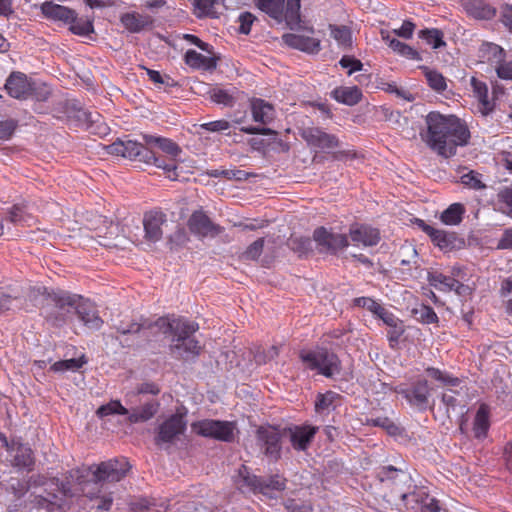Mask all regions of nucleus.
<instances>
[{"instance_id": "f257e3e1", "label": "nucleus", "mask_w": 512, "mask_h": 512, "mask_svg": "<svg viewBox=\"0 0 512 512\" xmlns=\"http://www.w3.org/2000/svg\"><path fill=\"white\" fill-rule=\"evenodd\" d=\"M425 123L427 129L421 134L426 145L444 158H450L457 152V147L465 146L470 139L467 125L454 115L430 112Z\"/></svg>"}, {"instance_id": "f03ea898", "label": "nucleus", "mask_w": 512, "mask_h": 512, "mask_svg": "<svg viewBox=\"0 0 512 512\" xmlns=\"http://www.w3.org/2000/svg\"><path fill=\"white\" fill-rule=\"evenodd\" d=\"M129 468V463L125 459H110L98 465L77 469L72 477L81 486L82 493L92 499L100 490L98 488L90 490L91 483L98 485L103 482H119L126 476Z\"/></svg>"}, {"instance_id": "7ed1b4c3", "label": "nucleus", "mask_w": 512, "mask_h": 512, "mask_svg": "<svg viewBox=\"0 0 512 512\" xmlns=\"http://www.w3.org/2000/svg\"><path fill=\"white\" fill-rule=\"evenodd\" d=\"M52 301L59 312V317L54 318L56 325L64 322L66 315L70 314L72 309L76 310L80 320L89 329L98 330L103 325V320L99 317L94 304L89 300H83L77 295H70L66 292H57L53 294Z\"/></svg>"}, {"instance_id": "20e7f679", "label": "nucleus", "mask_w": 512, "mask_h": 512, "mask_svg": "<svg viewBox=\"0 0 512 512\" xmlns=\"http://www.w3.org/2000/svg\"><path fill=\"white\" fill-rule=\"evenodd\" d=\"M143 140L146 145L157 146L165 156L157 155L150 149V165H153L166 174L170 180H177L179 164L182 162L181 147L173 140L165 137L144 134Z\"/></svg>"}, {"instance_id": "39448f33", "label": "nucleus", "mask_w": 512, "mask_h": 512, "mask_svg": "<svg viewBox=\"0 0 512 512\" xmlns=\"http://www.w3.org/2000/svg\"><path fill=\"white\" fill-rule=\"evenodd\" d=\"M234 482L242 492H259L267 499H277L285 489V479L276 475L268 480L260 481L250 474L248 468L242 465L234 476Z\"/></svg>"}, {"instance_id": "423d86ee", "label": "nucleus", "mask_w": 512, "mask_h": 512, "mask_svg": "<svg viewBox=\"0 0 512 512\" xmlns=\"http://www.w3.org/2000/svg\"><path fill=\"white\" fill-rule=\"evenodd\" d=\"M257 6L277 22L285 21L290 29L300 24V0H258Z\"/></svg>"}, {"instance_id": "0eeeda50", "label": "nucleus", "mask_w": 512, "mask_h": 512, "mask_svg": "<svg viewBox=\"0 0 512 512\" xmlns=\"http://www.w3.org/2000/svg\"><path fill=\"white\" fill-rule=\"evenodd\" d=\"M300 359L306 369L325 377H333L340 371L338 357L325 349L303 350L300 352Z\"/></svg>"}, {"instance_id": "6e6552de", "label": "nucleus", "mask_w": 512, "mask_h": 512, "mask_svg": "<svg viewBox=\"0 0 512 512\" xmlns=\"http://www.w3.org/2000/svg\"><path fill=\"white\" fill-rule=\"evenodd\" d=\"M192 429L201 436L231 442L235 436L236 425L231 421L205 419L194 423Z\"/></svg>"}, {"instance_id": "1a4fd4ad", "label": "nucleus", "mask_w": 512, "mask_h": 512, "mask_svg": "<svg viewBox=\"0 0 512 512\" xmlns=\"http://www.w3.org/2000/svg\"><path fill=\"white\" fill-rule=\"evenodd\" d=\"M106 150L108 154L150 165V149L137 141L131 139L117 140L106 146Z\"/></svg>"}, {"instance_id": "9d476101", "label": "nucleus", "mask_w": 512, "mask_h": 512, "mask_svg": "<svg viewBox=\"0 0 512 512\" xmlns=\"http://www.w3.org/2000/svg\"><path fill=\"white\" fill-rule=\"evenodd\" d=\"M313 239L317 244V249L322 253L335 254L349 245L346 235L334 233L324 227H319L314 231Z\"/></svg>"}, {"instance_id": "9b49d317", "label": "nucleus", "mask_w": 512, "mask_h": 512, "mask_svg": "<svg viewBox=\"0 0 512 512\" xmlns=\"http://www.w3.org/2000/svg\"><path fill=\"white\" fill-rule=\"evenodd\" d=\"M186 429V421L182 414H174L161 423L157 429L155 443L158 446L170 444L176 440Z\"/></svg>"}, {"instance_id": "f8f14e48", "label": "nucleus", "mask_w": 512, "mask_h": 512, "mask_svg": "<svg viewBox=\"0 0 512 512\" xmlns=\"http://www.w3.org/2000/svg\"><path fill=\"white\" fill-rule=\"evenodd\" d=\"M281 434L279 430L272 426H261L257 430V440L264 453L274 459L280 457Z\"/></svg>"}, {"instance_id": "ddd939ff", "label": "nucleus", "mask_w": 512, "mask_h": 512, "mask_svg": "<svg viewBox=\"0 0 512 512\" xmlns=\"http://www.w3.org/2000/svg\"><path fill=\"white\" fill-rule=\"evenodd\" d=\"M195 332L179 331L175 337L172 338L170 345L171 353L178 358H189L195 356L200 351L198 341H196L192 335Z\"/></svg>"}, {"instance_id": "4468645a", "label": "nucleus", "mask_w": 512, "mask_h": 512, "mask_svg": "<svg viewBox=\"0 0 512 512\" xmlns=\"http://www.w3.org/2000/svg\"><path fill=\"white\" fill-rule=\"evenodd\" d=\"M188 228L191 233L199 236H216L221 232V228L215 225L209 217L202 211H195L188 220Z\"/></svg>"}, {"instance_id": "2eb2a0df", "label": "nucleus", "mask_w": 512, "mask_h": 512, "mask_svg": "<svg viewBox=\"0 0 512 512\" xmlns=\"http://www.w3.org/2000/svg\"><path fill=\"white\" fill-rule=\"evenodd\" d=\"M153 326L162 334H170L173 337H175L179 331H182L183 333L185 331L196 332L199 328L198 324L195 322H190L181 318L170 319L168 317H160L155 321Z\"/></svg>"}, {"instance_id": "dca6fc26", "label": "nucleus", "mask_w": 512, "mask_h": 512, "mask_svg": "<svg viewBox=\"0 0 512 512\" xmlns=\"http://www.w3.org/2000/svg\"><path fill=\"white\" fill-rule=\"evenodd\" d=\"M166 222V216L159 211H150L144 215L143 225L145 231V239L155 243L161 240L163 231L162 225Z\"/></svg>"}, {"instance_id": "f3484780", "label": "nucleus", "mask_w": 512, "mask_h": 512, "mask_svg": "<svg viewBox=\"0 0 512 512\" xmlns=\"http://www.w3.org/2000/svg\"><path fill=\"white\" fill-rule=\"evenodd\" d=\"M5 89L15 99H25L32 91L28 77L21 72H13L6 80Z\"/></svg>"}, {"instance_id": "a211bd4d", "label": "nucleus", "mask_w": 512, "mask_h": 512, "mask_svg": "<svg viewBox=\"0 0 512 512\" xmlns=\"http://www.w3.org/2000/svg\"><path fill=\"white\" fill-rule=\"evenodd\" d=\"M303 138L313 147L328 151L338 147V139L319 128H308L303 131Z\"/></svg>"}, {"instance_id": "6ab92c4d", "label": "nucleus", "mask_w": 512, "mask_h": 512, "mask_svg": "<svg viewBox=\"0 0 512 512\" xmlns=\"http://www.w3.org/2000/svg\"><path fill=\"white\" fill-rule=\"evenodd\" d=\"M283 41L289 47L309 54H317L321 50L320 39L305 34H285L283 36Z\"/></svg>"}, {"instance_id": "aec40b11", "label": "nucleus", "mask_w": 512, "mask_h": 512, "mask_svg": "<svg viewBox=\"0 0 512 512\" xmlns=\"http://www.w3.org/2000/svg\"><path fill=\"white\" fill-rule=\"evenodd\" d=\"M349 235L356 246H374L380 241L379 231L368 225H353Z\"/></svg>"}, {"instance_id": "412c9836", "label": "nucleus", "mask_w": 512, "mask_h": 512, "mask_svg": "<svg viewBox=\"0 0 512 512\" xmlns=\"http://www.w3.org/2000/svg\"><path fill=\"white\" fill-rule=\"evenodd\" d=\"M418 225L441 250L447 251L455 247L457 238L454 233H450L442 229H436L426 224L423 220H418Z\"/></svg>"}, {"instance_id": "4be33fe9", "label": "nucleus", "mask_w": 512, "mask_h": 512, "mask_svg": "<svg viewBox=\"0 0 512 512\" xmlns=\"http://www.w3.org/2000/svg\"><path fill=\"white\" fill-rule=\"evenodd\" d=\"M318 428L311 425H300L289 428L290 441L297 450H305L316 434Z\"/></svg>"}, {"instance_id": "5701e85b", "label": "nucleus", "mask_w": 512, "mask_h": 512, "mask_svg": "<svg viewBox=\"0 0 512 512\" xmlns=\"http://www.w3.org/2000/svg\"><path fill=\"white\" fill-rule=\"evenodd\" d=\"M251 114L256 123L270 124L276 117V111L272 104L263 99H253L250 104Z\"/></svg>"}, {"instance_id": "b1692460", "label": "nucleus", "mask_w": 512, "mask_h": 512, "mask_svg": "<svg viewBox=\"0 0 512 512\" xmlns=\"http://www.w3.org/2000/svg\"><path fill=\"white\" fill-rule=\"evenodd\" d=\"M41 11L43 15L51 20L63 21L65 23L74 19V11L68 7L56 4L52 1H45L41 4Z\"/></svg>"}, {"instance_id": "393cba45", "label": "nucleus", "mask_w": 512, "mask_h": 512, "mask_svg": "<svg viewBox=\"0 0 512 512\" xmlns=\"http://www.w3.org/2000/svg\"><path fill=\"white\" fill-rule=\"evenodd\" d=\"M332 97L339 103L354 106L362 99V92L357 86H341L331 92Z\"/></svg>"}, {"instance_id": "a878e982", "label": "nucleus", "mask_w": 512, "mask_h": 512, "mask_svg": "<svg viewBox=\"0 0 512 512\" xmlns=\"http://www.w3.org/2000/svg\"><path fill=\"white\" fill-rule=\"evenodd\" d=\"M158 409L159 403L157 401L147 402L141 407L133 409L131 412L128 411L127 421L130 424L146 422L157 413Z\"/></svg>"}, {"instance_id": "bb28decb", "label": "nucleus", "mask_w": 512, "mask_h": 512, "mask_svg": "<svg viewBox=\"0 0 512 512\" xmlns=\"http://www.w3.org/2000/svg\"><path fill=\"white\" fill-rule=\"evenodd\" d=\"M403 393L411 404L425 407L430 396V389L426 380H420L411 391H404Z\"/></svg>"}, {"instance_id": "cd10ccee", "label": "nucleus", "mask_w": 512, "mask_h": 512, "mask_svg": "<svg viewBox=\"0 0 512 512\" xmlns=\"http://www.w3.org/2000/svg\"><path fill=\"white\" fill-rule=\"evenodd\" d=\"M428 280L431 286L443 292H449L454 290L457 293H459V289L462 287V284L455 278L446 276L438 272L430 273L428 276Z\"/></svg>"}, {"instance_id": "c85d7f7f", "label": "nucleus", "mask_w": 512, "mask_h": 512, "mask_svg": "<svg viewBox=\"0 0 512 512\" xmlns=\"http://www.w3.org/2000/svg\"><path fill=\"white\" fill-rule=\"evenodd\" d=\"M489 416V407L486 404H481L475 414L473 421V433L476 438L482 439L486 437L490 427Z\"/></svg>"}, {"instance_id": "c756f323", "label": "nucleus", "mask_w": 512, "mask_h": 512, "mask_svg": "<svg viewBox=\"0 0 512 512\" xmlns=\"http://www.w3.org/2000/svg\"><path fill=\"white\" fill-rule=\"evenodd\" d=\"M381 37L387 43V45L399 55L412 60L419 59V53L416 50H414L409 45L399 41L398 39L391 37L388 31L382 30Z\"/></svg>"}, {"instance_id": "7c9ffc66", "label": "nucleus", "mask_w": 512, "mask_h": 512, "mask_svg": "<svg viewBox=\"0 0 512 512\" xmlns=\"http://www.w3.org/2000/svg\"><path fill=\"white\" fill-rule=\"evenodd\" d=\"M184 59L185 63L193 69L210 70L216 67V61L212 57L192 49L186 51Z\"/></svg>"}, {"instance_id": "2f4dec72", "label": "nucleus", "mask_w": 512, "mask_h": 512, "mask_svg": "<svg viewBox=\"0 0 512 512\" xmlns=\"http://www.w3.org/2000/svg\"><path fill=\"white\" fill-rule=\"evenodd\" d=\"M13 452L12 463L15 467L19 469H30L33 466L34 459L29 446L18 444L16 447H13Z\"/></svg>"}, {"instance_id": "473e14b6", "label": "nucleus", "mask_w": 512, "mask_h": 512, "mask_svg": "<svg viewBox=\"0 0 512 512\" xmlns=\"http://www.w3.org/2000/svg\"><path fill=\"white\" fill-rule=\"evenodd\" d=\"M465 212L463 204L453 203L441 213L440 220L445 225L455 226L462 222Z\"/></svg>"}, {"instance_id": "72a5a7b5", "label": "nucleus", "mask_w": 512, "mask_h": 512, "mask_svg": "<svg viewBox=\"0 0 512 512\" xmlns=\"http://www.w3.org/2000/svg\"><path fill=\"white\" fill-rule=\"evenodd\" d=\"M483 57L494 66V68L505 59V51L494 43H484L481 47Z\"/></svg>"}, {"instance_id": "f704fd0d", "label": "nucleus", "mask_w": 512, "mask_h": 512, "mask_svg": "<svg viewBox=\"0 0 512 512\" xmlns=\"http://www.w3.org/2000/svg\"><path fill=\"white\" fill-rule=\"evenodd\" d=\"M339 395L332 391H327L323 394H318L315 401V410L317 413H325L333 410L336 407V402Z\"/></svg>"}, {"instance_id": "c9c22d12", "label": "nucleus", "mask_w": 512, "mask_h": 512, "mask_svg": "<svg viewBox=\"0 0 512 512\" xmlns=\"http://www.w3.org/2000/svg\"><path fill=\"white\" fill-rule=\"evenodd\" d=\"M121 23L130 32H139L148 23L147 19L138 13H125L121 16Z\"/></svg>"}, {"instance_id": "e433bc0d", "label": "nucleus", "mask_w": 512, "mask_h": 512, "mask_svg": "<svg viewBox=\"0 0 512 512\" xmlns=\"http://www.w3.org/2000/svg\"><path fill=\"white\" fill-rule=\"evenodd\" d=\"M220 0H194L195 13L198 17L215 16Z\"/></svg>"}, {"instance_id": "4c0bfd02", "label": "nucleus", "mask_w": 512, "mask_h": 512, "mask_svg": "<svg viewBox=\"0 0 512 512\" xmlns=\"http://www.w3.org/2000/svg\"><path fill=\"white\" fill-rule=\"evenodd\" d=\"M331 37L335 39L339 46L347 48L352 44V35L346 26L330 25Z\"/></svg>"}, {"instance_id": "58836bf2", "label": "nucleus", "mask_w": 512, "mask_h": 512, "mask_svg": "<svg viewBox=\"0 0 512 512\" xmlns=\"http://www.w3.org/2000/svg\"><path fill=\"white\" fill-rule=\"evenodd\" d=\"M96 414L100 418L110 415H127L128 409L125 408L120 401L112 400L109 403L100 406L97 409Z\"/></svg>"}, {"instance_id": "ea45409f", "label": "nucleus", "mask_w": 512, "mask_h": 512, "mask_svg": "<svg viewBox=\"0 0 512 512\" xmlns=\"http://www.w3.org/2000/svg\"><path fill=\"white\" fill-rule=\"evenodd\" d=\"M85 363H86V360L84 359V357L72 358V359H68V360H60V361L55 362L51 366V370L54 372L77 371Z\"/></svg>"}, {"instance_id": "a19ab883", "label": "nucleus", "mask_w": 512, "mask_h": 512, "mask_svg": "<svg viewBox=\"0 0 512 512\" xmlns=\"http://www.w3.org/2000/svg\"><path fill=\"white\" fill-rule=\"evenodd\" d=\"M419 37L426 41L433 49L440 48L445 45L443 34L438 29H425L420 31Z\"/></svg>"}, {"instance_id": "79ce46f5", "label": "nucleus", "mask_w": 512, "mask_h": 512, "mask_svg": "<svg viewBox=\"0 0 512 512\" xmlns=\"http://www.w3.org/2000/svg\"><path fill=\"white\" fill-rule=\"evenodd\" d=\"M91 228L98 232V235H110L116 233L118 227L113 224L112 221L108 220L107 217L98 216L93 223H91Z\"/></svg>"}, {"instance_id": "37998d69", "label": "nucleus", "mask_w": 512, "mask_h": 512, "mask_svg": "<svg viewBox=\"0 0 512 512\" xmlns=\"http://www.w3.org/2000/svg\"><path fill=\"white\" fill-rule=\"evenodd\" d=\"M425 77H426V80H427L429 86L433 90H435L437 92H442L447 88V82H446L445 77L441 73L437 72L436 70H431V69L426 68L425 69Z\"/></svg>"}, {"instance_id": "c03bdc74", "label": "nucleus", "mask_w": 512, "mask_h": 512, "mask_svg": "<svg viewBox=\"0 0 512 512\" xmlns=\"http://www.w3.org/2000/svg\"><path fill=\"white\" fill-rule=\"evenodd\" d=\"M210 98L213 102L224 106L231 107L235 102V97L228 90L221 88H212L209 91Z\"/></svg>"}, {"instance_id": "a18cd8bd", "label": "nucleus", "mask_w": 512, "mask_h": 512, "mask_svg": "<svg viewBox=\"0 0 512 512\" xmlns=\"http://www.w3.org/2000/svg\"><path fill=\"white\" fill-rule=\"evenodd\" d=\"M70 24V30L72 33L80 36H86L93 32V24L91 21L86 19H78L74 12V19L68 22Z\"/></svg>"}, {"instance_id": "49530a36", "label": "nucleus", "mask_w": 512, "mask_h": 512, "mask_svg": "<svg viewBox=\"0 0 512 512\" xmlns=\"http://www.w3.org/2000/svg\"><path fill=\"white\" fill-rule=\"evenodd\" d=\"M413 314L417 320L425 324H432L438 321L435 311L426 305H420L413 309Z\"/></svg>"}, {"instance_id": "de8ad7c7", "label": "nucleus", "mask_w": 512, "mask_h": 512, "mask_svg": "<svg viewBox=\"0 0 512 512\" xmlns=\"http://www.w3.org/2000/svg\"><path fill=\"white\" fill-rule=\"evenodd\" d=\"M472 85L474 87V91L477 94V97L482 105V113L486 114L491 110L490 103L488 101V90L484 83L477 81L475 78L472 79Z\"/></svg>"}, {"instance_id": "09e8293b", "label": "nucleus", "mask_w": 512, "mask_h": 512, "mask_svg": "<svg viewBox=\"0 0 512 512\" xmlns=\"http://www.w3.org/2000/svg\"><path fill=\"white\" fill-rule=\"evenodd\" d=\"M426 372L431 378L440 381L441 383L447 386L455 387L458 386L460 383V380L458 378L452 377L451 375L444 373L437 368L429 367L426 369Z\"/></svg>"}, {"instance_id": "8fccbe9b", "label": "nucleus", "mask_w": 512, "mask_h": 512, "mask_svg": "<svg viewBox=\"0 0 512 512\" xmlns=\"http://www.w3.org/2000/svg\"><path fill=\"white\" fill-rule=\"evenodd\" d=\"M264 239L260 238L254 241L244 252L243 257L248 260H256L263 251Z\"/></svg>"}, {"instance_id": "3c124183", "label": "nucleus", "mask_w": 512, "mask_h": 512, "mask_svg": "<svg viewBox=\"0 0 512 512\" xmlns=\"http://www.w3.org/2000/svg\"><path fill=\"white\" fill-rule=\"evenodd\" d=\"M339 64L342 68L348 69V75H352L354 72L360 71L363 68L362 62L352 56H343Z\"/></svg>"}, {"instance_id": "603ef678", "label": "nucleus", "mask_w": 512, "mask_h": 512, "mask_svg": "<svg viewBox=\"0 0 512 512\" xmlns=\"http://www.w3.org/2000/svg\"><path fill=\"white\" fill-rule=\"evenodd\" d=\"M461 183L473 189L483 188L484 185L479 178V174L469 171L461 176Z\"/></svg>"}, {"instance_id": "864d4df0", "label": "nucleus", "mask_w": 512, "mask_h": 512, "mask_svg": "<svg viewBox=\"0 0 512 512\" xmlns=\"http://www.w3.org/2000/svg\"><path fill=\"white\" fill-rule=\"evenodd\" d=\"M210 177L218 178L224 177L227 179H242L244 172L241 170H219L214 169L207 172Z\"/></svg>"}, {"instance_id": "5fc2aeb1", "label": "nucleus", "mask_w": 512, "mask_h": 512, "mask_svg": "<svg viewBox=\"0 0 512 512\" xmlns=\"http://www.w3.org/2000/svg\"><path fill=\"white\" fill-rule=\"evenodd\" d=\"M495 71L499 78L512 81V60L504 59L495 67Z\"/></svg>"}, {"instance_id": "6e6d98bb", "label": "nucleus", "mask_w": 512, "mask_h": 512, "mask_svg": "<svg viewBox=\"0 0 512 512\" xmlns=\"http://www.w3.org/2000/svg\"><path fill=\"white\" fill-rule=\"evenodd\" d=\"M384 89L389 93L396 94L397 97L402 98L408 102L414 101V96L411 92L402 87H398L395 83H388Z\"/></svg>"}, {"instance_id": "4d7b16f0", "label": "nucleus", "mask_w": 512, "mask_h": 512, "mask_svg": "<svg viewBox=\"0 0 512 512\" xmlns=\"http://www.w3.org/2000/svg\"><path fill=\"white\" fill-rule=\"evenodd\" d=\"M201 129L209 132H221L230 128V123L227 120H216L200 125Z\"/></svg>"}, {"instance_id": "13d9d810", "label": "nucleus", "mask_w": 512, "mask_h": 512, "mask_svg": "<svg viewBox=\"0 0 512 512\" xmlns=\"http://www.w3.org/2000/svg\"><path fill=\"white\" fill-rule=\"evenodd\" d=\"M354 305L362 308H366L372 314H375L381 304L376 302L374 299L369 297H358L354 300Z\"/></svg>"}, {"instance_id": "bf43d9fd", "label": "nucleus", "mask_w": 512, "mask_h": 512, "mask_svg": "<svg viewBox=\"0 0 512 512\" xmlns=\"http://www.w3.org/2000/svg\"><path fill=\"white\" fill-rule=\"evenodd\" d=\"M16 126V121L12 119L0 121V139H9L14 133Z\"/></svg>"}, {"instance_id": "052dcab7", "label": "nucleus", "mask_w": 512, "mask_h": 512, "mask_svg": "<svg viewBox=\"0 0 512 512\" xmlns=\"http://www.w3.org/2000/svg\"><path fill=\"white\" fill-rule=\"evenodd\" d=\"M374 315L380 318L387 326H394L395 323L400 320L393 313L385 309L382 305Z\"/></svg>"}, {"instance_id": "680f3d73", "label": "nucleus", "mask_w": 512, "mask_h": 512, "mask_svg": "<svg viewBox=\"0 0 512 512\" xmlns=\"http://www.w3.org/2000/svg\"><path fill=\"white\" fill-rule=\"evenodd\" d=\"M390 330L388 331V339L393 346L394 343H397L404 333V326L401 320H399L397 323H395L394 326H389Z\"/></svg>"}, {"instance_id": "e2e57ef3", "label": "nucleus", "mask_w": 512, "mask_h": 512, "mask_svg": "<svg viewBox=\"0 0 512 512\" xmlns=\"http://www.w3.org/2000/svg\"><path fill=\"white\" fill-rule=\"evenodd\" d=\"M415 29L414 23L411 21H404L399 29H394L393 33L399 37L410 39Z\"/></svg>"}, {"instance_id": "0e129e2a", "label": "nucleus", "mask_w": 512, "mask_h": 512, "mask_svg": "<svg viewBox=\"0 0 512 512\" xmlns=\"http://www.w3.org/2000/svg\"><path fill=\"white\" fill-rule=\"evenodd\" d=\"M289 512H312V507L297 500H288L285 504Z\"/></svg>"}, {"instance_id": "69168bd1", "label": "nucleus", "mask_w": 512, "mask_h": 512, "mask_svg": "<svg viewBox=\"0 0 512 512\" xmlns=\"http://www.w3.org/2000/svg\"><path fill=\"white\" fill-rule=\"evenodd\" d=\"M254 21V16L251 13L245 12L240 14L239 22H240V32L243 34H248L251 30V25Z\"/></svg>"}, {"instance_id": "338daca9", "label": "nucleus", "mask_w": 512, "mask_h": 512, "mask_svg": "<svg viewBox=\"0 0 512 512\" xmlns=\"http://www.w3.org/2000/svg\"><path fill=\"white\" fill-rule=\"evenodd\" d=\"M501 21L512 33V5L506 4L502 7Z\"/></svg>"}, {"instance_id": "774afa93", "label": "nucleus", "mask_w": 512, "mask_h": 512, "mask_svg": "<svg viewBox=\"0 0 512 512\" xmlns=\"http://www.w3.org/2000/svg\"><path fill=\"white\" fill-rule=\"evenodd\" d=\"M499 200L506 205L505 212L512 215V189H504L499 193Z\"/></svg>"}]
</instances>
